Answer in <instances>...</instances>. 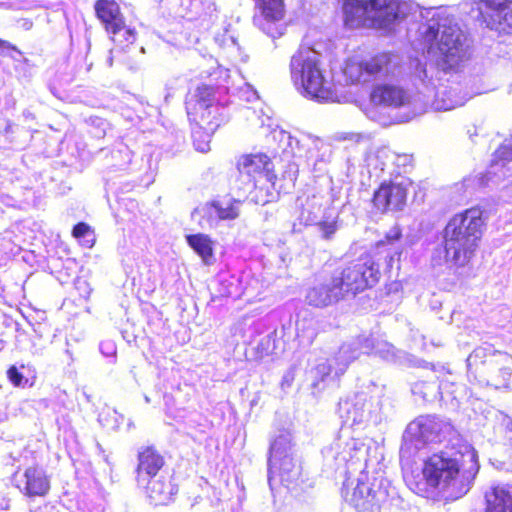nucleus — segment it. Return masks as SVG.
I'll use <instances>...</instances> for the list:
<instances>
[{
  "instance_id": "63",
  "label": "nucleus",
  "mask_w": 512,
  "mask_h": 512,
  "mask_svg": "<svg viewBox=\"0 0 512 512\" xmlns=\"http://www.w3.org/2000/svg\"><path fill=\"white\" fill-rule=\"evenodd\" d=\"M29 114H30V111H27V113L23 112V115L29 116Z\"/></svg>"
},
{
  "instance_id": "26",
  "label": "nucleus",
  "mask_w": 512,
  "mask_h": 512,
  "mask_svg": "<svg viewBox=\"0 0 512 512\" xmlns=\"http://www.w3.org/2000/svg\"><path fill=\"white\" fill-rule=\"evenodd\" d=\"M146 489L147 497L150 503L154 505H167L174 500L178 487L172 482V478L168 473L150 478L144 483L138 484Z\"/></svg>"
},
{
  "instance_id": "51",
  "label": "nucleus",
  "mask_w": 512,
  "mask_h": 512,
  "mask_svg": "<svg viewBox=\"0 0 512 512\" xmlns=\"http://www.w3.org/2000/svg\"><path fill=\"white\" fill-rule=\"evenodd\" d=\"M108 417L112 420L110 427L113 430H118L124 421V416L119 414L116 410H113L112 414H109Z\"/></svg>"
},
{
  "instance_id": "40",
  "label": "nucleus",
  "mask_w": 512,
  "mask_h": 512,
  "mask_svg": "<svg viewBox=\"0 0 512 512\" xmlns=\"http://www.w3.org/2000/svg\"><path fill=\"white\" fill-rule=\"evenodd\" d=\"M196 0H169V5L178 17H186Z\"/></svg>"
},
{
  "instance_id": "10",
  "label": "nucleus",
  "mask_w": 512,
  "mask_h": 512,
  "mask_svg": "<svg viewBox=\"0 0 512 512\" xmlns=\"http://www.w3.org/2000/svg\"><path fill=\"white\" fill-rule=\"evenodd\" d=\"M226 92V87L214 88L208 85L197 87L186 102L188 114H191L193 109L196 114H200V120L206 125V129L214 132L230 119L228 100L221 99Z\"/></svg>"
},
{
  "instance_id": "11",
  "label": "nucleus",
  "mask_w": 512,
  "mask_h": 512,
  "mask_svg": "<svg viewBox=\"0 0 512 512\" xmlns=\"http://www.w3.org/2000/svg\"><path fill=\"white\" fill-rule=\"evenodd\" d=\"M297 220L305 226H315L320 238L326 241L334 239L342 226L339 211L321 195H312L300 202Z\"/></svg>"
},
{
  "instance_id": "2",
  "label": "nucleus",
  "mask_w": 512,
  "mask_h": 512,
  "mask_svg": "<svg viewBox=\"0 0 512 512\" xmlns=\"http://www.w3.org/2000/svg\"><path fill=\"white\" fill-rule=\"evenodd\" d=\"M490 213L485 206L478 205L455 214L441 233V244L432 252V266H464L479 246Z\"/></svg>"
},
{
  "instance_id": "42",
  "label": "nucleus",
  "mask_w": 512,
  "mask_h": 512,
  "mask_svg": "<svg viewBox=\"0 0 512 512\" xmlns=\"http://www.w3.org/2000/svg\"><path fill=\"white\" fill-rule=\"evenodd\" d=\"M89 123L94 129V131H91L94 137L102 138L106 135V128L108 126V123L103 118L90 117Z\"/></svg>"
},
{
  "instance_id": "60",
  "label": "nucleus",
  "mask_w": 512,
  "mask_h": 512,
  "mask_svg": "<svg viewBox=\"0 0 512 512\" xmlns=\"http://www.w3.org/2000/svg\"><path fill=\"white\" fill-rule=\"evenodd\" d=\"M5 131H6V133H8V132L12 131V125H11V124H8V125L6 126V128H5Z\"/></svg>"
},
{
  "instance_id": "38",
  "label": "nucleus",
  "mask_w": 512,
  "mask_h": 512,
  "mask_svg": "<svg viewBox=\"0 0 512 512\" xmlns=\"http://www.w3.org/2000/svg\"><path fill=\"white\" fill-rule=\"evenodd\" d=\"M277 330L274 329L263 336L254 347L258 358L271 355L277 349Z\"/></svg>"
},
{
  "instance_id": "58",
  "label": "nucleus",
  "mask_w": 512,
  "mask_h": 512,
  "mask_svg": "<svg viewBox=\"0 0 512 512\" xmlns=\"http://www.w3.org/2000/svg\"><path fill=\"white\" fill-rule=\"evenodd\" d=\"M134 428H135L134 422L131 419H129V421L127 423V431H130V430H132Z\"/></svg>"
},
{
  "instance_id": "14",
  "label": "nucleus",
  "mask_w": 512,
  "mask_h": 512,
  "mask_svg": "<svg viewBox=\"0 0 512 512\" xmlns=\"http://www.w3.org/2000/svg\"><path fill=\"white\" fill-rule=\"evenodd\" d=\"M347 353H350L347 359H352V361L358 359L362 354H373L385 362L398 365H403L405 360L408 359V354L405 351L397 349L386 340L365 335H360L343 343L341 355L345 356Z\"/></svg>"
},
{
  "instance_id": "32",
  "label": "nucleus",
  "mask_w": 512,
  "mask_h": 512,
  "mask_svg": "<svg viewBox=\"0 0 512 512\" xmlns=\"http://www.w3.org/2000/svg\"><path fill=\"white\" fill-rule=\"evenodd\" d=\"M486 512H512V486H493L485 494Z\"/></svg>"
},
{
  "instance_id": "18",
  "label": "nucleus",
  "mask_w": 512,
  "mask_h": 512,
  "mask_svg": "<svg viewBox=\"0 0 512 512\" xmlns=\"http://www.w3.org/2000/svg\"><path fill=\"white\" fill-rule=\"evenodd\" d=\"M322 455L332 468L338 469L350 461L365 460L366 448L358 439L351 437L342 441L341 437H338L333 443L322 449Z\"/></svg>"
},
{
  "instance_id": "57",
  "label": "nucleus",
  "mask_w": 512,
  "mask_h": 512,
  "mask_svg": "<svg viewBox=\"0 0 512 512\" xmlns=\"http://www.w3.org/2000/svg\"><path fill=\"white\" fill-rule=\"evenodd\" d=\"M400 237H401V233H400V231H395V232H393V233H389V234L387 235V238H388L390 241L398 240V239H400Z\"/></svg>"
},
{
  "instance_id": "50",
  "label": "nucleus",
  "mask_w": 512,
  "mask_h": 512,
  "mask_svg": "<svg viewBox=\"0 0 512 512\" xmlns=\"http://www.w3.org/2000/svg\"><path fill=\"white\" fill-rule=\"evenodd\" d=\"M89 232L90 227L84 222H79L72 230V234L75 238H84Z\"/></svg>"
},
{
  "instance_id": "48",
  "label": "nucleus",
  "mask_w": 512,
  "mask_h": 512,
  "mask_svg": "<svg viewBox=\"0 0 512 512\" xmlns=\"http://www.w3.org/2000/svg\"><path fill=\"white\" fill-rule=\"evenodd\" d=\"M404 364H408L409 366H413V367L425 368V369L433 368L432 363H429L423 359L415 358L409 354H408V359L405 360Z\"/></svg>"
},
{
  "instance_id": "9",
  "label": "nucleus",
  "mask_w": 512,
  "mask_h": 512,
  "mask_svg": "<svg viewBox=\"0 0 512 512\" xmlns=\"http://www.w3.org/2000/svg\"><path fill=\"white\" fill-rule=\"evenodd\" d=\"M344 24L353 29L370 21L379 28H388L400 17L395 0H344Z\"/></svg>"
},
{
  "instance_id": "16",
  "label": "nucleus",
  "mask_w": 512,
  "mask_h": 512,
  "mask_svg": "<svg viewBox=\"0 0 512 512\" xmlns=\"http://www.w3.org/2000/svg\"><path fill=\"white\" fill-rule=\"evenodd\" d=\"M259 11L253 18L255 26L269 37L276 39L283 35L284 0H253Z\"/></svg>"
},
{
  "instance_id": "30",
  "label": "nucleus",
  "mask_w": 512,
  "mask_h": 512,
  "mask_svg": "<svg viewBox=\"0 0 512 512\" xmlns=\"http://www.w3.org/2000/svg\"><path fill=\"white\" fill-rule=\"evenodd\" d=\"M107 33L117 47L116 49H107L105 52L104 64L110 68L113 66L115 54L119 52V49L124 50L136 41V31L134 28L128 27L124 20L118 28H115L114 31H107Z\"/></svg>"
},
{
  "instance_id": "22",
  "label": "nucleus",
  "mask_w": 512,
  "mask_h": 512,
  "mask_svg": "<svg viewBox=\"0 0 512 512\" xmlns=\"http://www.w3.org/2000/svg\"><path fill=\"white\" fill-rule=\"evenodd\" d=\"M407 198V187L401 183H382L374 192L373 205L384 213L388 211H400L404 208Z\"/></svg>"
},
{
  "instance_id": "59",
  "label": "nucleus",
  "mask_w": 512,
  "mask_h": 512,
  "mask_svg": "<svg viewBox=\"0 0 512 512\" xmlns=\"http://www.w3.org/2000/svg\"><path fill=\"white\" fill-rule=\"evenodd\" d=\"M108 421H109L108 417L102 418V416L100 415L99 422H101L104 426L107 425V423H105V422H108Z\"/></svg>"
},
{
  "instance_id": "20",
  "label": "nucleus",
  "mask_w": 512,
  "mask_h": 512,
  "mask_svg": "<svg viewBox=\"0 0 512 512\" xmlns=\"http://www.w3.org/2000/svg\"><path fill=\"white\" fill-rule=\"evenodd\" d=\"M479 7L487 27L491 30L512 28V0H473Z\"/></svg>"
},
{
  "instance_id": "55",
  "label": "nucleus",
  "mask_w": 512,
  "mask_h": 512,
  "mask_svg": "<svg viewBox=\"0 0 512 512\" xmlns=\"http://www.w3.org/2000/svg\"><path fill=\"white\" fill-rule=\"evenodd\" d=\"M9 50L15 53V54H8V56L11 57L14 61L24 62V63L28 64L29 60L23 56L22 52H21V56H20L19 53H17V51H15L13 49H9Z\"/></svg>"
},
{
  "instance_id": "27",
  "label": "nucleus",
  "mask_w": 512,
  "mask_h": 512,
  "mask_svg": "<svg viewBox=\"0 0 512 512\" xmlns=\"http://www.w3.org/2000/svg\"><path fill=\"white\" fill-rule=\"evenodd\" d=\"M164 463L163 456L154 446L141 448L138 452V464L136 468L137 483L147 482L150 478L163 474L164 472L161 471V469Z\"/></svg>"
},
{
  "instance_id": "6",
  "label": "nucleus",
  "mask_w": 512,
  "mask_h": 512,
  "mask_svg": "<svg viewBox=\"0 0 512 512\" xmlns=\"http://www.w3.org/2000/svg\"><path fill=\"white\" fill-rule=\"evenodd\" d=\"M382 390L371 381L366 389L346 395L338 402L337 414L342 426L354 430L364 429L370 423L377 425L382 420Z\"/></svg>"
},
{
  "instance_id": "54",
  "label": "nucleus",
  "mask_w": 512,
  "mask_h": 512,
  "mask_svg": "<svg viewBox=\"0 0 512 512\" xmlns=\"http://www.w3.org/2000/svg\"><path fill=\"white\" fill-rule=\"evenodd\" d=\"M505 438L509 441L512 446V419H508L506 422Z\"/></svg>"
},
{
  "instance_id": "37",
  "label": "nucleus",
  "mask_w": 512,
  "mask_h": 512,
  "mask_svg": "<svg viewBox=\"0 0 512 512\" xmlns=\"http://www.w3.org/2000/svg\"><path fill=\"white\" fill-rule=\"evenodd\" d=\"M112 166L124 170L131 164L132 151L122 141L115 143L111 150Z\"/></svg>"
},
{
  "instance_id": "47",
  "label": "nucleus",
  "mask_w": 512,
  "mask_h": 512,
  "mask_svg": "<svg viewBox=\"0 0 512 512\" xmlns=\"http://www.w3.org/2000/svg\"><path fill=\"white\" fill-rule=\"evenodd\" d=\"M299 172V165L296 162H289L283 172V177L289 181H295Z\"/></svg>"
},
{
  "instance_id": "24",
  "label": "nucleus",
  "mask_w": 512,
  "mask_h": 512,
  "mask_svg": "<svg viewBox=\"0 0 512 512\" xmlns=\"http://www.w3.org/2000/svg\"><path fill=\"white\" fill-rule=\"evenodd\" d=\"M337 282L332 273L329 279L310 288L306 295L308 304L323 308L347 298L343 287Z\"/></svg>"
},
{
  "instance_id": "23",
  "label": "nucleus",
  "mask_w": 512,
  "mask_h": 512,
  "mask_svg": "<svg viewBox=\"0 0 512 512\" xmlns=\"http://www.w3.org/2000/svg\"><path fill=\"white\" fill-rule=\"evenodd\" d=\"M16 487L26 496H44L50 488L49 479L40 467H29L23 473L13 476Z\"/></svg>"
},
{
  "instance_id": "3",
  "label": "nucleus",
  "mask_w": 512,
  "mask_h": 512,
  "mask_svg": "<svg viewBox=\"0 0 512 512\" xmlns=\"http://www.w3.org/2000/svg\"><path fill=\"white\" fill-rule=\"evenodd\" d=\"M430 13L422 33L426 42H437V67L443 72L458 71L472 55V41L452 18L439 11Z\"/></svg>"
},
{
  "instance_id": "35",
  "label": "nucleus",
  "mask_w": 512,
  "mask_h": 512,
  "mask_svg": "<svg viewBox=\"0 0 512 512\" xmlns=\"http://www.w3.org/2000/svg\"><path fill=\"white\" fill-rule=\"evenodd\" d=\"M186 241L206 265L213 263V241L208 235L202 233L190 234L186 236Z\"/></svg>"
},
{
  "instance_id": "31",
  "label": "nucleus",
  "mask_w": 512,
  "mask_h": 512,
  "mask_svg": "<svg viewBox=\"0 0 512 512\" xmlns=\"http://www.w3.org/2000/svg\"><path fill=\"white\" fill-rule=\"evenodd\" d=\"M94 9L106 31H114L125 20L116 0H97Z\"/></svg>"
},
{
  "instance_id": "52",
  "label": "nucleus",
  "mask_w": 512,
  "mask_h": 512,
  "mask_svg": "<svg viewBox=\"0 0 512 512\" xmlns=\"http://www.w3.org/2000/svg\"><path fill=\"white\" fill-rule=\"evenodd\" d=\"M280 135H281L280 141L281 142L286 141L287 146L290 147L292 151L294 149V145H296V146L299 145V140L297 138L293 137L290 133L282 131L280 133Z\"/></svg>"
},
{
  "instance_id": "44",
  "label": "nucleus",
  "mask_w": 512,
  "mask_h": 512,
  "mask_svg": "<svg viewBox=\"0 0 512 512\" xmlns=\"http://www.w3.org/2000/svg\"><path fill=\"white\" fill-rule=\"evenodd\" d=\"M157 168V161L153 159L152 154H148L146 158V164L144 167V173L146 175L147 183H151L154 181Z\"/></svg>"
},
{
  "instance_id": "29",
  "label": "nucleus",
  "mask_w": 512,
  "mask_h": 512,
  "mask_svg": "<svg viewBox=\"0 0 512 512\" xmlns=\"http://www.w3.org/2000/svg\"><path fill=\"white\" fill-rule=\"evenodd\" d=\"M472 96L463 94L458 84L446 86L440 85L435 93L433 106L438 111H449L463 106Z\"/></svg>"
},
{
  "instance_id": "1",
  "label": "nucleus",
  "mask_w": 512,
  "mask_h": 512,
  "mask_svg": "<svg viewBox=\"0 0 512 512\" xmlns=\"http://www.w3.org/2000/svg\"><path fill=\"white\" fill-rule=\"evenodd\" d=\"M479 471L477 454L468 444L460 445L456 451H441L425 462L421 471L404 475L411 491L428 498L435 489L447 498L458 499L471 488Z\"/></svg>"
},
{
  "instance_id": "53",
  "label": "nucleus",
  "mask_w": 512,
  "mask_h": 512,
  "mask_svg": "<svg viewBox=\"0 0 512 512\" xmlns=\"http://www.w3.org/2000/svg\"><path fill=\"white\" fill-rule=\"evenodd\" d=\"M77 289L82 291L81 295L84 298H88L91 292V289L89 288V285L86 281H78L77 282Z\"/></svg>"
},
{
  "instance_id": "45",
  "label": "nucleus",
  "mask_w": 512,
  "mask_h": 512,
  "mask_svg": "<svg viewBox=\"0 0 512 512\" xmlns=\"http://www.w3.org/2000/svg\"><path fill=\"white\" fill-rule=\"evenodd\" d=\"M202 137L208 138L209 135H204L201 133L194 134V147L197 151L205 153L210 150V140L209 139H200Z\"/></svg>"
},
{
  "instance_id": "33",
  "label": "nucleus",
  "mask_w": 512,
  "mask_h": 512,
  "mask_svg": "<svg viewBox=\"0 0 512 512\" xmlns=\"http://www.w3.org/2000/svg\"><path fill=\"white\" fill-rule=\"evenodd\" d=\"M503 353L495 350L490 344L475 348L467 358L468 372H476L484 376L488 372L490 358L494 357V354Z\"/></svg>"
},
{
  "instance_id": "21",
  "label": "nucleus",
  "mask_w": 512,
  "mask_h": 512,
  "mask_svg": "<svg viewBox=\"0 0 512 512\" xmlns=\"http://www.w3.org/2000/svg\"><path fill=\"white\" fill-rule=\"evenodd\" d=\"M240 204V201L233 198L213 200L206 203L199 211L202 219L201 226L205 227L206 224L209 228H214L221 221L235 220L240 214Z\"/></svg>"
},
{
  "instance_id": "46",
  "label": "nucleus",
  "mask_w": 512,
  "mask_h": 512,
  "mask_svg": "<svg viewBox=\"0 0 512 512\" xmlns=\"http://www.w3.org/2000/svg\"><path fill=\"white\" fill-rule=\"evenodd\" d=\"M100 352L107 358H115L116 344L111 340L102 341L99 345Z\"/></svg>"
},
{
  "instance_id": "17",
  "label": "nucleus",
  "mask_w": 512,
  "mask_h": 512,
  "mask_svg": "<svg viewBox=\"0 0 512 512\" xmlns=\"http://www.w3.org/2000/svg\"><path fill=\"white\" fill-rule=\"evenodd\" d=\"M342 345L335 355L321 363H318L309 372L311 381V388L314 391L320 392L325 387L335 382L341 375L345 373L352 359H347L350 353L341 355Z\"/></svg>"
},
{
  "instance_id": "56",
  "label": "nucleus",
  "mask_w": 512,
  "mask_h": 512,
  "mask_svg": "<svg viewBox=\"0 0 512 512\" xmlns=\"http://www.w3.org/2000/svg\"><path fill=\"white\" fill-rule=\"evenodd\" d=\"M0 48H3V49H13V50L17 51V53H19V55L21 56V51L16 46L12 45L8 41L0 39Z\"/></svg>"
},
{
  "instance_id": "15",
  "label": "nucleus",
  "mask_w": 512,
  "mask_h": 512,
  "mask_svg": "<svg viewBox=\"0 0 512 512\" xmlns=\"http://www.w3.org/2000/svg\"><path fill=\"white\" fill-rule=\"evenodd\" d=\"M495 158L485 174L464 178L463 186L466 188H483L490 185L500 186L502 179L506 183L500 189L512 192V175L505 179L506 171L509 170L506 168L505 161H512V137L504 140L495 152Z\"/></svg>"
},
{
  "instance_id": "7",
  "label": "nucleus",
  "mask_w": 512,
  "mask_h": 512,
  "mask_svg": "<svg viewBox=\"0 0 512 512\" xmlns=\"http://www.w3.org/2000/svg\"><path fill=\"white\" fill-rule=\"evenodd\" d=\"M342 495L357 512H388L398 499L395 487L383 476L369 478L362 473L350 491L344 484Z\"/></svg>"
},
{
  "instance_id": "28",
  "label": "nucleus",
  "mask_w": 512,
  "mask_h": 512,
  "mask_svg": "<svg viewBox=\"0 0 512 512\" xmlns=\"http://www.w3.org/2000/svg\"><path fill=\"white\" fill-rule=\"evenodd\" d=\"M370 100L374 105L400 108L410 102L409 94L401 87L389 83L376 84L371 93Z\"/></svg>"
},
{
  "instance_id": "36",
  "label": "nucleus",
  "mask_w": 512,
  "mask_h": 512,
  "mask_svg": "<svg viewBox=\"0 0 512 512\" xmlns=\"http://www.w3.org/2000/svg\"><path fill=\"white\" fill-rule=\"evenodd\" d=\"M296 335L301 342L311 344L317 336V321L311 317H303L296 321Z\"/></svg>"
},
{
  "instance_id": "4",
  "label": "nucleus",
  "mask_w": 512,
  "mask_h": 512,
  "mask_svg": "<svg viewBox=\"0 0 512 512\" xmlns=\"http://www.w3.org/2000/svg\"><path fill=\"white\" fill-rule=\"evenodd\" d=\"M291 80L301 95L319 103L337 101L332 84L320 68V54L312 47L300 46L290 61Z\"/></svg>"
},
{
  "instance_id": "25",
  "label": "nucleus",
  "mask_w": 512,
  "mask_h": 512,
  "mask_svg": "<svg viewBox=\"0 0 512 512\" xmlns=\"http://www.w3.org/2000/svg\"><path fill=\"white\" fill-rule=\"evenodd\" d=\"M483 381L496 389L512 388V357L504 352L494 354L489 360L488 372Z\"/></svg>"
},
{
  "instance_id": "64",
  "label": "nucleus",
  "mask_w": 512,
  "mask_h": 512,
  "mask_svg": "<svg viewBox=\"0 0 512 512\" xmlns=\"http://www.w3.org/2000/svg\"><path fill=\"white\" fill-rule=\"evenodd\" d=\"M29 114H30V111H27V113L23 112V115L29 116Z\"/></svg>"
},
{
  "instance_id": "13",
  "label": "nucleus",
  "mask_w": 512,
  "mask_h": 512,
  "mask_svg": "<svg viewBox=\"0 0 512 512\" xmlns=\"http://www.w3.org/2000/svg\"><path fill=\"white\" fill-rule=\"evenodd\" d=\"M347 298L375 286L381 276L379 265L369 257L360 258L333 272Z\"/></svg>"
},
{
  "instance_id": "61",
  "label": "nucleus",
  "mask_w": 512,
  "mask_h": 512,
  "mask_svg": "<svg viewBox=\"0 0 512 512\" xmlns=\"http://www.w3.org/2000/svg\"><path fill=\"white\" fill-rule=\"evenodd\" d=\"M91 67H92V63H89L88 67H87V71H89L91 69Z\"/></svg>"
},
{
  "instance_id": "34",
  "label": "nucleus",
  "mask_w": 512,
  "mask_h": 512,
  "mask_svg": "<svg viewBox=\"0 0 512 512\" xmlns=\"http://www.w3.org/2000/svg\"><path fill=\"white\" fill-rule=\"evenodd\" d=\"M449 383L437 381H419L412 385L413 395L419 396L426 402H433L437 399H444L445 393H448Z\"/></svg>"
},
{
  "instance_id": "62",
  "label": "nucleus",
  "mask_w": 512,
  "mask_h": 512,
  "mask_svg": "<svg viewBox=\"0 0 512 512\" xmlns=\"http://www.w3.org/2000/svg\"><path fill=\"white\" fill-rule=\"evenodd\" d=\"M29 114H30V111H27V113L23 112V115L29 116Z\"/></svg>"
},
{
  "instance_id": "12",
  "label": "nucleus",
  "mask_w": 512,
  "mask_h": 512,
  "mask_svg": "<svg viewBox=\"0 0 512 512\" xmlns=\"http://www.w3.org/2000/svg\"><path fill=\"white\" fill-rule=\"evenodd\" d=\"M343 73L351 83L393 79L401 74L400 59L392 53H381L365 61L348 60Z\"/></svg>"
},
{
  "instance_id": "41",
  "label": "nucleus",
  "mask_w": 512,
  "mask_h": 512,
  "mask_svg": "<svg viewBox=\"0 0 512 512\" xmlns=\"http://www.w3.org/2000/svg\"><path fill=\"white\" fill-rule=\"evenodd\" d=\"M7 377L9 381L16 387H24L28 379L19 371V369L12 365L7 370Z\"/></svg>"
},
{
  "instance_id": "8",
  "label": "nucleus",
  "mask_w": 512,
  "mask_h": 512,
  "mask_svg": "<svg viewBox=\"0 0 512 512\" xmlns=\"http://www.w3.org/2000/svg\"><path fill=\"white\" fill-rule=\"evenodd\" d=\"M301 466L295 459L294 444L289 431L283 430L271 440L268 459L267 477L270 489L274 490L275 477L288 490L293 491L298 486Z\"/></svg>"
},
{
  "instance_id": "43",
  "label": "nucleus",
  "mask_w": 512,
  "mask_h": 512,
  "mask_svg": "<svg viewBox=\"0 0 512 512\" xmlns=\"http://www.w3.org/2000/svg\"><path fill=\"white\" fill-rule=\"evenodd\" d=\"M414 76L422 83L430 82L432 80V75H429L426 63H422L419 59L414 61Z\"/></svg>"
},
{
  "instance_id": "49",
  "label": "nucleus",
  "mask_w": 512,
  "mask_h": 512,
  "mask_svg": "<svg viewBox=\"0 0 512 512\" xmlns=\"http://www.w3.org/2000/svg\"><path fill=\"white\" fill-rule=\"evenodd\" d=\"M265 323L263 320L254 321L251 326L248 328L247 333H249V337L252 338L254 334H260L264 329ZM256 342L255 339H250V344Z\"/></svg>"
},
{
  "instance_id": "5",
  "label": "nucleus",
  "mask_w": 512,
  "mask_h": 512,
  "mask_svg": "<svg viewBox=\"0 0 512 512\" xmlns=\"http://www.w3.org/2000/svg\"><path fill=\"white\" fill-rule=\"evenodd\" d=\"M458 436L448 419L437 415H420L407 425L403 433L400 458H411L426 443L459 442Z\"/></svg>"
},
{
  "instance_id": "39",
  "label": "nucleus",
  "mask_w": 512,
  "mask_h": 512,
  "mask_svg": "<svg viewBox=\"0 0 512 512\" xmlns=\"http://www.w3.org/2000/svg\"><path fill=\"white\" fill-rule=\"evenodd\" d=\"M205 419L198 413L191 414L185 422L186 433L191 437H195L196 432L204 433L206 424Z\"/></svg>"
},
{
  "instance_id": "19",
  "label": "nucleus",
  "mask_w": 512,
  "mask_h": 512,
  "mask_svg": "<svg viewBox=\"0 0 512 512\" xmlns=\"http://www.w3.org/2000/svg\"><path fill=\"white\" fill-rule=\"evenodd\" d=\"M237 169L240 179L250 190L256 187V175L264 174L268 181L276 178L273 172V163L270 158L263 153L250 154L242 156L237 163Z\"/></svg>"
}]
</instances>
